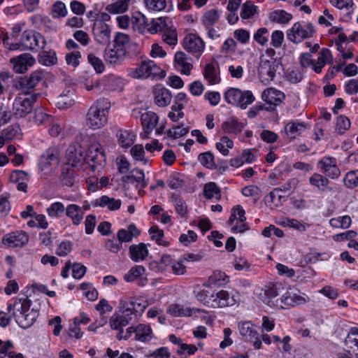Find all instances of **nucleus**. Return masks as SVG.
<instances>
[{
  "label": "nucleus",
  "mask_w": 358,
  "mask_h": 358,
  "mask_svg": "<svg viewBox=\"0 0 358 358\" xmlns=\"http://www.w3.org/2000/svg\"><path fill=\"white\" fill-rule=\"evenodd\" d=\"M31 301L28 298L17 299L13 304L8 306V310H13V315L15 318L16 322L23 329L30 327L38 317V313L34 308L30 309Z\"/></svg>",
  "instance_id": "nucleus-1"
},
{
  "label": "nucleus",
  "mask_w": 358,
  "mask_h": 358,
  "mask_svg": "<svg viewBox=\"0 0 358 358\" xmlns=\"http://www.w3.org/2000/svg\"><path fill=\"white\" fill-rule=\"evenodd\" d=\"M110 102L106 98H100L93 103L86 115L87 125L93 129L103 127L108 122Z\"/></svg>",
  "instance_id": "nucleus-2"
},
{
  "label": "nucleus",
  "mask_w": 358,
  "mask_h": 358,
  "mask_svg": "<svg viewBox=\"0 0 358 358\" xmlns=\"http://www.w3.org/2000/svg\"><path fill=\"white\" fill-rule=\"evenodd\" d=\"M41 93H34L30 95L20 93L14 99L13 113L16 118H22L30 113Z\"/></svg>",
  "instance_id": "nucleus-3"
},
{
  "label": "nucleus",
  "mask_w": 358,
  "mask_h": 358,
  "mask_svg": "<svg viewBox=\"0 0 358 358\" xmlns=\"http://www.w3.org/2000/svg\"><path fill=\"white\" fill-rule=\"evenodd\" d=\"M315 29L313 24L309 22L301 21L295 22L287 32V37L290 41L299 43L304 39L313 36Z\"/></svg>",
  "instance_id": "nucleus-4"
},
{
  "label": "nucleus",
  "mask_w": 358,
  "mask_h": 358,
  "mask_svg": "<svg viewBox=\"0 0 358 358\" xmlns=\"http://www.w3.org/2000/svg\"><path fill=\"white\" fill-rule=\"evenodd\" d=\"M19 44L20 48H22L23 50L38 52L39 50L44 48L46 41L40 33L26 30L22 34Z\"/></svg>",
  "instance_id": "nucleus-5"
},
{
  "label": "nucleus",
  "mask_w": 358,
  "mask_h": 358,
  "mask_svg": "<svg viewBox=\"0 0 358 358\" xmlns=\"http://www.w3.org/2000/svg\"><path fill=\"white\" fill-rule=\"evenodd\" d=\"M225 101L230 104L236 106L241 109H245L248 105L255 101V97L250 91H242L238 88H230L224 93Z\"/></svg>",
  "instance_id": "nucleus-6"
},
{
  "label": "nucleus",
  "mask_w": 358,
  "mask_h": 358,
  "mask_svg": "<svg viewBox=\"0 0 358 358\" xmlns=\"http://www.w3.org/2000/svg\"><path fill=\"white\" fill-rule=\"evenodd\" d=\"M281 68V64L277 59H260L258 66V76L262 83L268 84L273 80L276 72Z\"/></svg>",
  "instance_id": "nucleus-7"
},
{
  "label": "nucleus",
  "mask_w": 358,
  "mask_h": 358,
  "mask_svg": "<svg viewBox=\"0 0 358 358\" xmlns=\"http://www.w3.org/2000/svg\"><path fill=\"white\" fill-rule=\"evenodd\" d=\"M45 73L42 70L32 72L29 76L21 77L16 83V87L21 91L22 94L27 95L32 94L31 90L41 82L44 80Z\"/></svg>",
  "instance_id": "nucleus-8"
},
{
  "label": "nucleus",
  "mask_w": 358,
  "mask_h": 358,
  "mask_svg": "<svg viewBox=\"0 0 358 358\" xmlns=\"http://www.w3.org/2000/svg\"><path fill=\"white\" fill-rule=\"evenodd\" d=\"M280 285L274 283H269L262 289L259 294V298L271 308H282L281 298H279Z\"/></svg>",
  "instance_id": "nucleus-9"
},
{
  "label": "nucleus",
  "mask_w": 358,
  "mask_h": 358,
  "mask_svg": "<svg viewBox=\"0 0 358 358\" xmlns=\"http://www.w3.org/2000/svg\"><path fill=\"white\" fill-rule=\"evenodd\" d=\"M163 71L152 60H144L136 68L131 69L129 74L134 78H147L148 77H157Z\"/></svg>",
  "instance_id": "nucleus-10"
},
{
  "label": "nucleus",
  "mask_w": 358,
  "mask_h": 358,
  "mask_svg": "<svg viewBox=\"0 0 358 358\" xmlns=\"http://www.w3.org/2000/svg\"><path fill=\"white\" fill-rule=\"evenodd\" d=\"M59 155V150L55 146L48 148L41 155L38 162L41 176H47L52 172V165L58 163Z\"/></svg>",
  "instance_id": "nucleus-11"
},
{
  "label": "nucleus",
  "mask_w": 358,
  "mask_h": 358,
  "mask_svg": "<svg viewBox=\"0 0 358 358\" xmlns=\"http://www.w3.org/2000/svg\"><path fill=\"white\" fill-rule=\"evenodd\" d=\"M238 327L241 336L245 341L252 343L255 350H259L262 348L260 335L250 322H241Z\"/></svg>",
  "instance_id": "nucleus-12"
},
{
  "label": "nucleus",
  "mask_w": 358,
  "mask_h": 358,
  "mask_svg": "<svg viewBox=\"0 0 358 358\" xmlns=\"http://www.w3.org/2000/svg\"><path fill=\"white\" fill-rule=\"evenodd\" d=\"M317 166L326 178L337 179L341 176V170L338 167L336 159L334 157H323L317 162Z\"/></svg>",
  "instance_id": "nucleus-13"
},
{
  "label": "nucleus",
  "mask_w": 358,
  "mask_h": 358,
  "mask_svg": "<svg viewBox=\"0 0 358 358\" xmlns=\"http://www.w3.org/2000/svg\"><path fill=\"white\" fill-rule=\"evenodd\" d=\"M105 154L102 150L100 144H92L90 145L88 152L85 155V160L89 164L90 169L93 171L102 166L105 162Z\"/></svg>",
  "instance_id": "nucleus-14"
},
{
  "label": "nucleus",
  "mask_w": 358,
  "mask_h": 358,
  "mask_svg": "<svg viewBox=\"0 0 358 358\" xmlns=\"http://www.w3.org/2000/svg\"><path fill=\"white\" fill-rule=\"evenodd\" d=\"M183 47L188 52L199 58L203 52L205 43L199 36L194 34H189L184 38Z\"/></svg>",
  "instance_id": "nucleus-15"
},
{
  "label": "nucleus",
  "mask_w": 358,
  "mask_h": 358,
  "mask_svg": "<svg viewBox=\"0 0 358 358\" xmlns=\"http://www.w3.org/2000/svg\"><path fill=\"white\" fill-rule=\"evenodd\" d=\"M239 301L238 295L233 294L227 290H220L215 294L213 308L232 306Z\"/></svg>",
  "instance_id": "nucleus-16"
},
{
  "label": "nucleus",
  "mask_w": 358,
  "mask_h": 358,
  "mask_svg": "<svg viewBox=\"0 0 358 358\" xmlns=\"http://www.w3.org/2000/svg\"><path fill=\"white\" fill-rule=\"evenodd\" d=\"M94 38L96 43L101 45H108L110 43V29L103 21H97L93 27Z\"/></svg>",
  "instance_id": "nucleus-17"
},
{
  "label": "nucleus",
  "mask_w": 358,
  "mask_h": 358,
  "mask_svg": "<svg viewBox=\"0 0 358 358\" xmlns=\"http://www.w3.org/2000/svg\"><path fill=\"white\" fill-rule=\"evenodd\" d=\"M29 241V236L22 231H17L6 234L2 238L3 245L9 248H22Z\"/></svg>",
  "instance_id": "nucleus-18"
},
{
  "label": "nucleus",
  "mask_w": 358,
  "mask_h": 358,
  "mask_svg": "<svg viewBox=\"0 0 358 358\" xmlns=\"http://www.w3.org/2000/svg\"><path fill=\"white\" fill-rule=\"evenodd\" d=\"M158 120L157 115L151 111L144 112L141 115V121L143 129V132L141 136L143 138H149V134L157 125Z\"/></svg>",
  "instance_id": "nucleus-19"
},
{
  "label": "nucleus",
  "mask_w": 358,
  "mask_h": 358,
  "mask_svg": "<svg viewBox=\"0 0 358 358\" xmlns=\"http://www.w3.org/2000/svg\"><path fill=\"white\" fill-rule=\"evenodd\" d=\"M154 101L159 107H166L171 103L172 94L162 85H156L152 90Z\"/></svg>",
  "instance_id": "nucleus-20"
},
{
  "label": "nucleus",
  "mask_w": 358,
  "mask_h": 358,
  "mask_svg": "<svg viewBox=\"0 0 358 358\" xmlns=\"http://www.w3.org/2000/svg\"><path fill=\"white\" fill-rule=\"evenodd\" d=\"M127 54V50L122 48H117L113 46V48H106L104 50V60L110 65H119L124 60Z\"/></svg>",
  "instance_id": "nucleus-21"
},
{
  "label": "nucleus",
  "mask_w": 358,
  "mask_h": 358,
  "mask_svg": "<svg viewBox=\"0 0 358 358\" xmlns=\"http://www.w3.org/2000/svg\"><path fill=\"white\" fill-rule=\"evenodd\" d=\"M215 292L212 289L211 286H204L203 288L198 287L194 290V294L197 301L204 306L212 308Z\"/></svg>",
  "instance_id": "nucleus-22"
},
{
  "label": "nucleus",
  "mask_w": 358,
  "mask_h": 358,
  "mask_svg": "<svg viewBox=\"0 0 358 358\" xmlns=\"http://www.w3.org/2000/svg\"><path fill=\"white\" fill-rule=\"evenodd\" d=\"M66 160L69 166L75 167L85 160L83 149L80 145H71L66 151Z\"/></svg>",
  "instance_id": "nucleus-23"
},
{
  "label": "nucleus",
  "mask_w": 358,
  "mask_h": 358,
  "mask_svg": "<svg viewBox=\"0 0 358 358\" xmlns=\"http://www.w3.org/2000/svg\"><path fill=\"white\" fill-rule=\"evenodd\" d=\"M14 62V70L19 73H24L35 63V59L32 55L24 53L12 59Z\"/></svg>",
  "instance_id": "nucleus-24"
},
{
  "label": "nucleus",
  "mask_w": 358,
  "mask_h": 358,
  "mask_svg": "<svg viewBox=\"0 0 358 358\" xmlns=\"http://www.w3.org/2000/svg\"><path fill=\"white\" fill-rule=\"evenodd\" d=\"M175 66L183 74L189 75L192 69V59L182 52L175 55Z\"/></svg>",
  "instance_id": "nucleus-25"
},
{
  "label": "nucleus",
  "mask_w": 358,
  "mask_h": 358,
  "mask_svg": "<svg viewBox=\"0 0 358 358\" xmlns=\"http://www.w3.org/2000/svg\"><path fill=\"white\" fill-rule=\"evenodd\" d=\"M262 97L267 103L278 106L285 99V95L275 88H268L262 92Z\"/></svg>",
  "instance_id": "nucleus-26"
},
{
  "label": "nucleus",
  "mask_w": 358,
  "mask_h": 358,
  "mask_svg": "<svg viewBox=\"0 0 358 358\" xmlns=\"http://www.w3.org/2000/svg\"><path fill=\"white\" fill-rule=\"evenodd\" d=\"M75 91L66 90L57 98L56 105L59 109H66L75 103Z\"/></svg>",
  "instance_id": "nucleus-27"
},
{
  "label": "nucleus",
  "mask_w": 358,
  "mask_h": 358,
  "mask_svg": "<svg viewBox=\"0 0 358 358\" xmlns=\"http://www.w3.org/2000/svg\"><path fill=\"white\" fill-rule=\"evenodd\" d=\"M280 193V189L277 187L270 192L269 194L264 197L266 205L271 208L281 206L286 199L285 196L281 195Z\"/></svg>",
  "instance_id": "nucleus-28"
},
{
  "label": "nucleus",
  "mask_w": 358,
  "mask_h": 358,
  "mask_svg": "<svg viewBox=\"0 0 358 358\" xmlns=\"http://www.w3.org/2000/svg\"><path fill=\"white\" fill-rule=\"evenodd\" d=\"M76 173L74 167L65 165L62 168L59 180L63 186L71 187L76 181Z\"/></svg>",
  "instance_id": "nucleus-29"
},
{
  "label": "nucleus",
  "mask_w": 358,
  "mask_h": 358,
  "mask_svg": "<svg viewBox=\"0 0 358 358\" xmlns=\"http://www.w3.org/2000/svg\"><path fill=\"white\" fill-rule=\"evenodd\" d=\"M131 321V317L128 315H114L110 317L109 324L112 329L119 331L117 335H120L124 334L123 328Z\"/></svg>",
  "instance_id": "nucleus-30"
},
{
  "label": "nucleus",
  "mask_w": 358,
  "mask_h": 358,
  "mask_svg": "<svg viewBox=\"0 0 358 358\" xmlns=\"http://www.w3.org/2000/svg\"><path fill=\"white\" fill-rule=\"evenodd\" d=\"M229 282V278L225 273L221 271H215L212 275L208 277V280L204 283V286H224Z\"/></svg>",
  "instance_id": "nucleus-31"
},
{
  "label": "nucleus",
  "mask_w": 358,
  "mask_h": 358,
  "mask_svg": "<svg viewBox=\"0 0 358 358\" xmlns=\"http://www.w3.org/2000/svg\"><path fill=\"white\" fill-rule=\"evenodd\" d=\"M130 258L135 262L144 260L148 255V250L145 243L131 245L129 247Z\"/></svg>",
  "instance_id": "nucleus-32"
},
{
  "label": "nucleus",
  "mask_w": 358,
  "mask_h": 358,
  "mask_svg": "<svg viewBox=\"0 0 358 358\" xmlns=\"http://www.w3.org/2000/svg\"><path fill=\"white\" fill-rule=\"evenodd\" d=\"M135 298L124 296L121 298L120 301V309L123 315H128L131 320L134 317Z\"/></svg>",
  "instance_id": "nucleus-33"
},
{
  "label": "nucleus",
  "mask_w": 358,
  "mask_h": 358,
  "mask_svg": "<svg viewBox=\"0 0 358 358\" xmlns=\"http://www.w3.org/2000/svg\"><path fill=\"white\" fill-rule=\"evenodd\" d=\"M66 215L69 217L72 224L74 225H79L83 219V212L80 206L76 204H69L65 210Z\"/></svg>",
  "instance_id": "nucleus-34"
},
{
  "label": "nucleus",
  "mask_w": 358,
  "mask_h": 358,
  "mask_svg": "<svg viewBox=\"0 0 358 358\" xmlns=\"http://www.w3.org/2000/svg\"><path fill=\"white\" fill-rule=\"evenodd\" d=\"M140 234V231L136 228L135 224H129L127 229H121L117 231V236L120 241L127 243L131 241L134 237H136Z\"/></svg>",
  "instance_id": "nucleus-35"
},
{
  "label": "nucleus",
  "mask_w": 358,
  "mask_h": 358,
  "mask_svg": "<svg viewBox=\"0 0 358 358\" xmlns=\"http://www.w3.org/2000/svg\"><path fill=\"white\" fill-rule=\"evenodd\" d=\"M120 199H115L103 195L95 201L94 205L100 207H107L109 210H117L121 206Z\"/></svg>",
  "instance_id": "nucleus-36"
},
{
  "label": "nucleus",
  "mask_w": 358,
  "mask_h": 358,
  "mask_svg": "<svg viewBox=\"0 0 358 358\" xmlns=\"http://www.w3.org/2000/svg\"><path fill=\"white\" fill-rule=\"evenodd\" d=\"M282 301V308H284L283 305L287 306H296L303 304L306 303V299L296 293H293L292 292H287L285 294L281 297Z\"/></svg>",
  "instance_id": "nucleus-37"
},
{
  "label": "nucleus",
  "mask_w": 358,
  "mask_h": 358,
  "mask_svg": "<svg viewBox=\"0 0 358 358\" xmlns=\"http://www.w3.org/2000/svg\"><path fill=\"white\" fill-rule=\"evenodd\" d=\"M306 129L304 122H299L295 121L289 122L285 127L287 134L291 138H295L297 136L300 135Z\"/></svg>",
  "instance_id": "nucleus-38"
},
{
  "label": "nucleus",
  "mask_w": 358,
  "mask_h": 358,
  "mask_svg": "<svg viewBox=\"0 0 358 358\" xmlns=\"http://www.w3.org/2000/svg\"><path fill=\"white\" fill-rule=\"evenodd\" d=\"M199 309H190L184 308L179 304H172L168 308V313L173 317L191 316L193 312H199Z\"/></svg>",
  "instance_id": "nucleus-39"
},
{
  "label": "nucleus",
  "mask_w": 358,
  "mask_h": 358,
  "mask_svg": "<svg viewBox=\"0 0 358 358\" xmlns=\"http://www.w3.org/2000/svg\"><path fill=\"white\" fill-rule=\"evenodd\" d=\"M203 76L210 85L217 84L220 81L219 71L213 64H207L205 66Z\"/></svg>",
  "instance_id": "nucleus-40"
},
{
  "label": "nucleus",
  "mask_w": 358,
  "mask_h": 358,
  "mask_svg": "<svg viewBox=\"0 0 358 358\" xmlns=\"http://www.w3.org/2000/svg\"><path fill=\"white\" fill-rule=\"evenodd\" d=\"M152 331L149 326L140 324L136 327L135 339L142 342L149 341L152 338Z\"/></svg>",
  "instance_id": "nucleus-41"
},
{
  "label": "nucleus",
  "mask_w": 358,
  "mask_h": 358,
  "mask_svg": "<svg viewBox=\"0 0 358 358\" xmlns=\"http://www.w3.org/2000/svg\"><path fill=\"white\" fill-rule=\"evenodd\" d=\"M145 8L150 11L164 10L171 0H143Z\"/></svg>",
  "instance_id": "nucleus-42"
},
{
  "label": "nucleus",
  "mask_w": 358,
  "mask_h": 358,
  "mask_svg": "<svg viewBox=\"0 0 358 358\" xmlns=\"http://www.w3.org/2000/svg\"><path fill=\"white\" fill-rule=\"evenodd\" d=\"M243 128V124L237 120L231 119L222 124V129L225 133L235 134L240 133Z\"/></svg>",
  "instance_id": "nucleus-43"
},
{
  "label": "nucleus",
  "mask_w": 358,
  "mask_h": 358,
  "mask_svg": "<svg viewBox=\"0 0 358 358\" xmlns=\"http://www.w3.org/2000/svg\"><path fill=\"white\" fill-rule=\"evenodd\" d=\"M309 182L311 185L316 187L317 189L324 191L329 185V180L325 176L315 173L309 178Z\"/></svg>",
  "instance_id": "nucleus-44"
},
{
  "label": "nucleus",
  "mask_w": 358,
  "mask_h": 358,
  "mask_svg": "<svg viewBox=\"0 0 358 358\" xmlns=\"http://www.w3.org/2000/svg\"><path fill=\"white\" fill-rule=\"evenodd\" d=\"M118 142L120 146L127 148L134 143L136 136L130 131H120L118 135Z\"/></svg>",
  "instance_id": "nucleus-45"
},
{
  "label": "nucleus",
  "mask_w": 358,
  "mask_h": 358,
  "mask_svg": "<svg viewBox=\"0 0 358 358\" xmlns=\"http://www.w3.org/2000/svg\"><path fill=\"white\" fill-rule=\"evenodd\" d=\"M170 199L174 204L177 213L184 217L187 213V206L184 200L179 195L174 193L171 194Z\"/></svg>",
  "instance_id": "nucleus-46"
},
{
  "label": "nucleus",
  "mask_w": 358,
  "mask_h": 358,
  "mask_svg": "<svg viewBox=\"0 0 358 358\" xmlns=\"http://www.w3.org/2000/svg\"><path fill=\"white\" fill-rule=\"evenodd\" d=\"M131 0H117L107 6V10L112 13H120L127 11Z\"/></svg>",
  "instance_id": "nucleus-47"
},
{
  "label": "nucleus",
  "mask_w": 358,
  "mask_h": 358,
  "mask_svg": "<svg viewBox=\"0 0 358 358\" xmlns=\"http://www.w3.org/2000/svg\"><path fill=\"white\" fill-rule=\"evenodd\" d=\"M358 336V328L357 327H352L349 333L348 334L346 338H345V345L349 348H353L356 347L358 350V338L355 336ZM355 357H358V353L355 354Z\"/></svg>",
  "instance_id": "nucleus-48"
},
{
  "label": "nucleus",
  "mask_w": 358,
  "mask_h": 358,
  "mask_svg": "<svg viewBox=\"0 0 358 358\" xmlns=\"http://www.w3.org/2000/svg\"><path fill=\"white\" fill-rule=\"evenodd\" d=\"M257 12V7L251 1H246L241 7L240 16L242 19H249Z\"/></svg>",
  "instance_id": "nucleus-49"
},
{
  "label": "nucleus",
  "mask_w": 358,
  "mask_h": 358,
  "mask_svg": "<svg viewBox=\"0 0 358 358\" xmlns=\"http://www.w3.org/2000/svg\"><path fill=\"white\" fill-rule=\"evenodd\" d=\"M204 196L210 199L212 198L219 199L220 197V190L217 185L213 182L206 183L203 188Z\"/></svg>",
  "instance_id": "nucleus-50"
},
{
  "label": "nucleus",
  "mask_w": 358,
  "mask_h": 358,
  "mask_svg": "<svg viewBox=\"0 0 358 358\" xmlns=\"http://www.w3.org/2000/svg\"><path fill=\"white\" fill-rule=\"evenodd\" d=\"M198 160L201 164L208 169H215L217 167L214 161V155L210 152L201 153L198 157Z\"/></svg>",
  "instance_id": "nucleus-51"
},
{
  "label": "nucleus",
  "mask_w": 358,
  "mask_h": 358,
  "mask_svg": "<svg viewBox=\"0 0 358 358\" xmlns=\"http://www.w3.org/2000/svg\"><path fill=\"white\" fill-rule=\"evenodd\" d=\"M130 43V37L129 35L120 32L115 34L114 36V45L115 48H122L124 50H127V48Z\"/></svg>",
  "instance_id": "nucleus-52"
},
{
  "label": "nucleus",
  "mask_w": 358,
  "mask_h": 358,
  "mask_svg": "<svg viewBox=\"0 0 358 358\" xmlns=\"http://www.w3.org/2000/svg\"><path fill=\"white\" fill-rule=\"evenodd\" d=\"M34 118L38 124H50L53 120V117L46 113L42 108L35 109Z\"/></svg>",
  "instance_id": "nucleus-53"
},
{
  "label": "nucleus",
  "mask_w": 358,
  "mask_h": 358,
  "mask_svg": "<svg viewBox=\"0 0 358 358\" xmlns=\"http://www.w3.org/2000/svg\"><path fill=\"white\" fill-rule=\"evenodd\" d=\"M351 223L352 220L349 215H344L342 217L332 218L329 221V224L331 227L342 229L349 228L351 225Z\"/></svg>",
  "instance_id": "nucleus-54"
},
{
  "label": "nucleus",
  "mask_w": 358,
  "mask_h": 358,
  "mask_svg": "<svg viewBox=\"0 0 358 358\" xmlns=\"http://www.w3.org/2000/svg\"><path fill=\"white\" fill-rule=\"evenodd\" d=\"M66 208L61 202L52 203L48 208L47 213L51 217H60L64 214Z\"/></svg>",
  "instance_id": "nucleus-55"
},
{
  "label": "nucleus",
  "mask_w": 358,
  "mask_h": 358,
  "mask_svg": "<svg viewBox=\"0 0 358 358\" xmlns=\"http://www.w3.org/2000/svg\"><path fill=\"white\" fill-rule=\"evenodd\" d=\"M219 19V14L217 10H210L205 13L202 22L205 27H213Z\"/></svg>",
  "instance_id": "nucleus-56"
},
{
  "label": "nucleus",
  "mask_w": 358,
  "mask_h": 358,
  "mask_svg": "<svg viewBox=\"0 0 358 358\" xmlns=\"http://www.w3.org/2000/svg\"><path fill=\"white\" fill-rule=\"evenodd\" d=\"M234 143L232 140L227 136H223L220 142L215 145L216 148L224 155L227 156L229 153V149L233 148Z\"/></svg>",
  "instance_id": "nucleus-57"
},
{
  "label": "nucleus",
  "mask_w": 358,
  "mask_h": 358,
  "mask_svg": "<svg viewBox=\"0 0 358 358\" xmlns=\"http://www.w3.org/2000/svg\"><path fill=\"white\" fill-rule=\"evenodd\" d=\"M145 271V268L143 266H134L124 275V278L127 282H133L135 279L142 275Z\"/></svg>",
  "instance_id": "nucleus-58"
},
{
  "label": "nucleus",
  "mask_w": 358,
  "mask_h": 358,
  "mask_svg": "<svg viewBox=\"0 0 358 358\" xmlns=\"http://www.w3.org/2000/svg\"><path fill=\"white\" fill-rule=\"evenodd\" d=\"M40 61L45 66L56 64L57 58L54 51H42L40 55Z\"/></svg>",
  "instance_id": "nucleus-59"
},
{
  "label": "nucleus",
  "mask_w": 358,
  "mask_h": 358,
  "mask_svg": "<svg viewBox=\"0 0 358 358\" xmlns=\"http://www.w3.org/2000/svg\"><path fill=\"white\" fill-rule=\"evenodd\" d=\"M87 60L97 73H101L105 70V66L102 60L94 54H89L87 56Z\"/></svg>",
  "instance_id": "nucleus-60"
},
{
  "label": "nucleus",
  "mask_w": 358,
  "mask_h": 358,
  "mask_svg": "<svg viewBox=\"0 0 358 358\" xmlns=\"http://www.w3.org/2000/svg\"><path fill=\"white\" fill-rule=\"evenodd\" d=\"M166 27V20L163 17H159L157 19H153L149 27H148V30L151 34L157 33V31H163Z\"/></svg>",
  "instance_id": "nucleus-61"
},
{
  "label": "nucleus",
  "mask_w": 358,
  "mask_h": 358,
  "mask_svg": "<svg viewBox=\"0 0 358 358\" xmlns=\"http://www.w3.org/2000/svg\"><path fill=\"white\" fill-rule=\"evenodd\" d=\"M189 131L188 127H182V126H175L172 129L166 131L167 136L173 139L178 138L186 135Z\"/></svg>",
  "instance_id": "nucleus-62"
},
{
  "label": "nucleus",
  "mask_w": 358,
  "mask_h": 358,
  "mask_svg": "<svg viewBox=\"0 0 358 358\" xmlns=\"http://www.w3.org/2000/svg\"><path fill=\"white\" fill-rule=\"evenodd\" d=\"M273 20L278 23H288L292 18V15L284 10H275L272 14Z\"/></svg>",
  "instance_id": "nucleus-63"
},
{
  "label": "nucleus",
  "mask_w": 358,
  "mask_h": 358,
  "mask_svg": "<svg viewBox=\"0 0 358 358\" xmlns=\"http://www.w3.org/2000/svg\"><path fill=\"white\" fill-rule=\"evenodd\" d=\"M268 31L265 27H262L257 29L254 34V39L261 45H265L268 41Z\"/></svg>",
  "instance_id": "nucleus-64"
}]
</instances>
